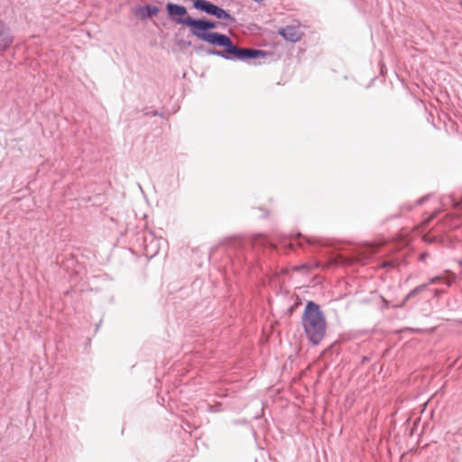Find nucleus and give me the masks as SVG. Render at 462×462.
Listing matches in <instances>:
<instances>
[{
    "mask_svg": "<svg viewBox=\"0 0 462 462\" xmlns=\"http://www.w3.org/2000/svg\"><path fill=\"white\" fill-rule=\"evenodd\" d=\"M301 323L308 340L318 346L324 338L327 330V321L319 304L308 301L302 314Z\"/></svg>",
    "mask_w": 462,
    "mask_h": 462,
    "instance_id": "f257e3e1",
    "label": "nucleus"
},
{
    "mask_svg": "<svg viewBox=\"0 0 462 462\" xmlns=\"http://www.w3.org/2000/svg\"><path fill=\"white\" fill-rule=\"evenodd\" d=\"M220 46L224 47L225 50L218 51L216 49H211L208 51V53L209 55L218 56L226 60L236 59L241 61L246 60L248 59L264 58L268 55L266 51L262 50L239 48L234 45L231 39L227 35L225 36Z\"/></svg>",
    "mask_w": 462,
    "mask_h": 462,
    "instance_id": "f03ea898",
    "label": "nucleus"
},
{
    "mask_svg": "<svg viewBox=\"0 0 462 462\" xmlns=\"http://www.w3.org/2000/svg\"><path fill=\"white\" fill-rule=\"evenodd\" d=\"M176 23L190 27V33L192 35L212 45L220 46L226 36V34L219 32H207L204 19H194L189 16L185 18L180 17L176 19Z\"/></svg>",
    "mask_w": 462,
    "mask_h": 462,
    "instance_id": "7ed1b4c3",
    "label": "nucleus"
},
{
    "mask_svg": "<svg viewBox=\"0 0 462 462\" xmlns=\"http://www.w3.org/2000/svg\"><path fill=\"white\" fill-rule=\"evenodd\" d=\"M14 42V36L11 29L0 20V53L7 51Z\"/></svg>",
    "mask_w": 462,
    "mask_h": 462,
    "instance_id": "20e7f679",
    "label": "nucleus"
},
{
    "mask_svg": "<svg viewBox=\"0 0 462 462\" xmlns=\"http://www.w3.org/2000/svg\"><path fill=\"white\" fill-rule=\"evenodd\" d=\"M381 246L379 244L375 243H368L366 244L363 249L358 253V255L355 258V262L365 263V261L372 256L378 248Z\"/></svg>",
    "mask_w": 462,
    "mask_h": 462,
    "instance_id": "39448f33",
    "label": "nucleus"
},
{
    "mask_svg": "<svg viewBox=\"0 0 462 462\" xmlns=\"http://www.w3.org/2000/svg\"><path fill=\"white\" fill-rule=\"evenodd\" d=\"M278 32L286 41L291 42H297L301 39V32L295 26H286L284 28H281Z\"/></svg>",
    "mask_w": 462,
    "mask_h": 462,
    "instance_id": "423d86ee",
    "label": "nucleus"
},
{
    "mask_svg": "<svg viewBox=\"0 0 462 462\" xmlns=\"http://www.w3.org/2000/svg\"><path fill=\"white\" fill-rule=\"evenodd\" d=\"M194 8L200 10L208 14L215 15L217 5L207 0H195Z\"/></svg>",
    "mask_w": 462,
    "mask_h": 462,
    "instance_id": "0eeeda50",
    "label": "nucleus"
},
{
    "mask_svg": "<svg viewBox=\"0 0 462 462\" xmlns=\"http://www.w3.org/2000/svg\"><path fill=\"white\" fill-rule=\"evenodd\" d=\"M159 13V8L155 5H147L143 6L138 13L139 17L142 20L152 18Z\"/></svg>",
    "mask_w": 462,
    "mask_h": 462,
    "instance_id": "6e6552de",
    "label": "nucleus"
},
{
    "mask_svg": "<svg viewBox=\"0 0 462 462\" xmlns=\"http://www.w3.org/2000/svg\"><path fill=\"white\" fill-rule=\"evenodd\" d=\"M166 10L170 15L183 16L187 14V9L184 6L172 3L167 4Z\"/></svg>",
    "mask_w": 462,
    "mask_h": 462,
    "instance_id": "1a4fd4ad",
    "label": "nucleus"
},
{
    "mask_svg": "<svg viewBox=\"0 0 462 462\" xmlns=\"http://www.w3.org/2000/svg\"><path fill=\"white\" fill-rule=\"evenodd\" d=\"M428 284L427 283H424V284H421V285H419L417 286L416 288H414L413 290H411L408 294L407 296L405 297V299L403 300V301L399 305V307H403V305L410 300L411 299L412 297L416 296L417 294H420L421 293L422 291H424L427 288Z\"/></svg>",
    "mask_w": 462,
    "mask_h": 462,
    "instance_id": "9d476101",
    "label": "nucleus"
},
{
    "mask_svg": "<svg viewBox=\"0 0 462 462\" xmlns=\"http://www.w3.org/2000/svg\"><path fill=\"white\" fill-rule=\"evenodd\" d=\"M214 16L217 17V19L226 21L228 23L235 22V18L229 13H227L226 10H224L223 8H221L219 6H217Z\"/></svg>",
    "mask_w": 462,
    "mask_h": 462,
    "instance_id": "9b49d317",
    "label": "nucleus"
},
{
    "mask_svg": "<svg viewBox=\"0 0 462 462\" xmlns=\"http://www.w3.org/2000/svg\"><path fill=\"white\" fill-rule=\"evenodd\" d=\"M440 281H444V282L448 285V286H450L453 282V279L451 278H444L442 276H435L433 278H431L430 280V284H436L438 282H439Z\"/></svg>",
    "mask_w": 462,
    "mask_h": 462,
    "instance_id": "f8f14e48",
    "label": "nucleus"
},
{
    "mask_svg": "<svg viewBox=\"0 0 462 462\" xmlns=\"http://www.w3.org/2000/svg\"><path fill=\"white\" fill-rule=\"evenodd\" d=\"M267 244H268V241L263 236H258L254 240V246H257V245L265 246V245H267Z\"/></svg>",
    "mask_w": 462,
    "mask_h": 462,
    "instance_id": "ddd939ff",
    "label": "nucleus"
},
{
    "mask_svg": "<svg viewBox=\"0 0 462 462\" xmlns=\"http://www.w3.org/2000/svg\"><path fill=\"white\" fill-rule=\"evenodd\" d=\"M204 24H205L207 32H208V30L215 29L217 27L216 23L209 21V20H206V19H204Z\"/></svg>",
    "mask_w": 462,
    "mask_h": 462,
    "instance_id": "4468645a",
    "label": "nucleus"
},
{
    "mask_svg": "<svg viewBox=\"0 0 462 462\" xmlns=\"http://www.w3.org/2000/svg\"><path fill=\"white\" fill-rule=\"evenodd\" d=\"M305 269L310 270V266L308 264H302V265L294 267L295 271H301V270H305Z\"/></svg>",
    "mask_w": 462,
    "mask_h": 462,
    "instance_id": "2eb2a0df",
    "label": "nucleus"
},
{
    "mask_svg": "<svg viewBox=\"0 0 462 462\" xmlns=\"http://www.w3.org/2000/svg\"><path fill=\"white\" fill-rule=\"evenodd\" d=\"M304 240L309 244V245H313L315 244L317 241L312 239V238H305L304 237Z\"/></svg>",
    "mask_w": 462,
    "mask_h": 462,
    "instance_id": "dca6fc26",
    "label": "nucleus"
},
{
    "mask_svg": "<svg viewBox=\"0 0 462 462\" xmlns=\"http://www.w3.org/2000/svg\"><path fill=\"white\" fill-rule=\"evenodd\" d=\"M209 411H218L219 410L218 409H215L213 406H208V409Z\"/></svg>",
    "mask_w": 462,
    "mask_h": 462,
    "instance_id": "f3484780",
    "label": "nucleus"
},
{
    "mask_svg": "<svg viewBox=\"0 0 462 462\" xmlns=\"http://www.w3.org/2000/svg\"><path fill=\"white\" fill-rule=\"evenodd\" d=\"M425 199H426V198H425V197H424V198H421V199H418V200H417V204H418V205L422 204V203H423V201H424Z\"/></svg>",
    "mask_w": 462,
    "mask_h": 462,
    "instance_id": "a211bd4d",
    "label": "nucleus"
},
{
    "mask_svg": "<svg viewBox=\"0 0 462 462\" xmlns=\"http://www.w3.org/2000/svg\"><path fill=\"white\" fill-rule=\"evenodd\" d=\"M434 217H435V214H433L430 218H428V219L426 220V222H430V219H432V218H434Z\"/></svg>",
    "mask_w": 462,
    "mask_h": 462,
    "instance_id": "6ab92c4d",
    "label": "nucleus"
},
{
    "mask_svg": "<svg viewBox=\"0 0 462 462\" xmlns=\"http://www.w3.org/2000/svg\"><path fill=\"white\" fill-rule=\"evenodd\" d=\"M425 257H426V254H421L420 256V260H423Z\"/></svg>",
    "mask_w": 462,
    "mask_h": 462,
    "instance_id": "aec40b11",
    "label": "nucleus"
},
{
    "mask_svg": "<svg viewBox=\"0 0 462 462\" xmlns=\"http://www.w3.org/2000/svg\"><path fill=\"white\" fill-rule=\"evenodd\" d=\"M151 254H152V256L155 255L157 254V249H155L154 251L151 252Z\"/></svg>",
    "mask_w": 462,
    "mask_h": 462,
    "instance_id": "412c9836",
    "label": "nucleus"
},
{
    "mask_svg": "<svg viewBox=\"0 0 462 462\" xmlns=\"http://www.w3.org/2000/svg\"><path fill=\"white\" fill-rule=\"evenodd\" d=\"M300 237H301V235L298 234V237H296L294 240L296 241L297 239H300Z\"/></svg>",
    "mask_w": 462,
    "mask_h": 462,
    "instance_id": "4be33fe9",
    "label": "nucleus"
},
{
    "mask_svg": "<svg viewBox=\"0 0 462 462\" xmlns=\"http://www.w3.org/2000/svg\"><path fill=\"white\" fill-rule=\"evenodd\" d=\"M254 2H256V3H261V2H263V0H254Z\"/></svg>",
    "mask_w": 462,
    "mask_h": 462,
    "instance_id": "5701e85b",
    "label": "nucleus"
},
{
    "mask_svg": "<svg viewBox=\"0 0 462 462\" xmlns=\"http://www.w3.org/2000/svg\"><path fill=\"white\" fill-rule=\"evenodd\" d=\"M298 245H299V246H303L302 242H299V244H298Z\"/></svg>",
    "mask_w": 462,
    "mask_h": 462,
    "instance_id": "b1692460",
    "label": "nucleus"
},
{
    "mask_svg": "<svg viewBox=\"0 0 462 462\" xmlns=\"http://www.w3.org/2000/svg\"><path fill=\"white\" fill-rule=\"evenodd\" d=\"M459 5L462 7V0H459Z\"/></svg>",
    "mask_w": 462,
    "mask_h": 462,
    "instance_id": "393cba45",
    "label": "nucleus"
}]
</instances>
